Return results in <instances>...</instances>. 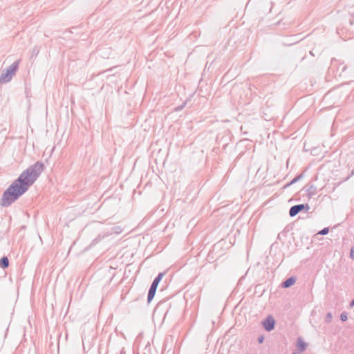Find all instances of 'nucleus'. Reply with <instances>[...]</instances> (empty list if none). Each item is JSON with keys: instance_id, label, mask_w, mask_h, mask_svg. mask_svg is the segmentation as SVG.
I'll use <instances>...</instances> for the list:
<instances>
[{"instance_id": "obj_1", "label": "nucleus", "mask_w": 354, "mask_h": 354, "mask_svg": "<svg viewBox=\"0 0 354 354\" xmlns=\"http://www.w3.org/2000/svg\"><path fill=\"white\" fill-rule=\"evenodd\" d=\"M44 168V164L37 161L25 169L3 193L0 200L1 206H10L26 193L37 180Z\"/></svg>"}, {"instance_id": "obj_2", "label": "nucleus", "mask_w": 354, "mask_h": 354, "mask_svg": "<svg viewBox=\"0 0 354 354\" xmlns=\"http://www.w3.org/2000/svg\"><path fill=\"white\" fill-rule=\"evenodd\" d=\"M20 60L14 62L7 69L3 71L0 75V83L6 84L9 82L15 75L19 68Z\"/></svg>"}, {"instance_id": "obj_3", "label": "nucleus", "mask_w": 354, "mask_h": 354, "mask_svg": "<svg viewBox=\"0 0 354 354\" xmlns=\"http://www.w3.org/2000/svg\"><path fill=\"white\" fill-rule=\"evenodd\" d=\"M164 276V273L160 272L152 281L147 295V302L150 303L154 298L158 286Z\"/></svg>"}, {"instance_id": "obj_4", "label": "nucleus", "mask_w": 354, "mask_h": 354, "mask_svg": "<svg viewBox=\"0 0 354 354\" xmlns=\"http://www.w3.org/2000/svg\"><path fill=\"white\" fill-rule=\"evenodd\" d=\"M309 209L310 207L307 203L295 205L290 208L289 215L290 217H294L299 212L304 210L307 212Z\"/></svg>"}, {"instance_id": "obj_5", "label": "nucleus", "mask_w": 354, "mask_h": 354, "mask_svg": "<svg viewBox=\"0 0 354 354\" xmlns=\"http://www.w3.org/2000/svg\"><path fill=\"white\" fill-rule=\"evenodd\" d=\"M262 324L266 331L270 332L274 328L275 320L270 315L262 322Z\"/></svg>"}, {"instance_id": "obj_6", "label": "nucleus", "mask_w": 354, "mask_h": 354, "mask_svg": "<svg viewBox=\"0 0 354 354\" xmlns=\"http://www.w3.org/2000/svg\"><path fill=\"white\" fill-rule=\"evenodd\" d=\"M335 66H337V71L339 72L338 74L339 76H341L342 73L343 72H344L346 69V65H344L343 63L339 64L338 61L335 58H333L331 60V68L335 67Z\"/></svg>"}, {"instance_id": "obj_7", "label": "nucleus", "mask_w": 354, "mask_h": 354, "mask_svg": "<svg viewBox=\"0 0 354 354\" xmlns=\"http://www.w3.org/2000/svg\"><path fill=\"white\" fill-rule=\"evenodd\" d=\"M297 278L294 276L288 277L281 283V286L284 288H288L291 287L296 282Z\"/></svg>"}, {"instance_id": "obj_8", "label": "nucleus", "mask_w": 354, "mask_h": 354, "mask_svg": "<svg viewBox=\"0 0 354 354\" xmlns=\"http://www.w3.org/2000/svg\"><path fill=\"white\" fill-rule=\"evenodd\" d=\"M122 228L120 226H114L111 228V232L106 233V236H109V235H111L113 234H119L122 233Z\"/></svg>"}, {"instance_id": "obj_9", "label": "nucleus", "mask_w": 354, "mask_h": 354, "mask_svg": "<svg viewBox=\"0 0 354 354\" xmlns=\"http://www.w3.org/2000/svg\"><path fill=\"white\" fill-rule=\"evenodd\" d=\"M297 347L301 352H302L306 350L307 347V344L305 342H304L301 338H298L297 342Z\"/></svg>"}, {"instance_id": "obj_10", "label": "nucleus", "mask_w": 354, "mask_h": 354, "mask_svg": "<svg viewBox=\"0 0 354 354\" xmlns=\"http://www.w3.org/2000/svg\"><path fill=\"white\" fill-rule=\"evenodd\" d=\"M9 266V260L7 257H3L0 259V267L3 269H6Z\"/></svg>"}, {"instance_id": "obj_11", "label": "nucleus", "mask_w": 354, "mask_h": 354, "mask_svg": "<svg viewBox=\"0 0 354 354\" xmlns=\"http://www.w3.org/2000/svg\"><path fill=\"white\" fill-rule=\"evenodd\" d=\"M307 195L309 198L314 196L317 192V188L315 185H311L309 186V187L306 190Z\"/></svg>"}, {"instance_id": "obj_12", "label": "nucleus", "mask_w": 354, "mask_h": 354, "mask_svg": "<svg viewBox=\"0 0 354 354\" xmlns=\"http://www.w3.org/2000/svg\"><path fill=\"white\" fill-rule=\"evenodd\" d=\"M107 236L106 234H99L97 237H95L90 244V246H93L97 244L100 241H101L102 239H103L104 237Z\"/></svg>"}, {"instance_id": "obj_13", "label": "nucleus", "mask_w": 354, "mask_h": 354, "mask_svg": "<svg viewBox=\"0 0 354 354\" xmlns=\"http://www.w3.org/2000/svg\"><path fill=\"white\" fill-rule=\"evenodd\" d=\"M304 174H299L297 175V176H295L292 180V183H296L297 182H298L299 180H300L301 179H302L304 178Z\"/></svg>"}, {"instance_id": "obj_14", "label": "nucleus", "mask_w": 354, "mask_h": 354, "mask_svg": "<svg viewBox=\"0 0 354 354\" xmlns=\"http://www.w3.org/2000/svg\"><path fill=\"white\" fill-rule=\"evenodd\" d=\"M348 319V315L346 312H343L340 315V319L342 322H346Z\"/></svg>"}, {"instance_id": "obj_15", "label": "nucleus", "mask_w": 354, "mask_h": 354, "mask_svg": "<svg viewBox=\"0 0 354 354\" xmlns=\"http://www.w3.org/2000/svg\"><path fill=\"white\" fill-rule=\"evenodd\" d=\"M328 232H329V228L324 227L318 232V234L326 235L328 233Z\"/></svg>"}, {"instance_id": "obj_16", "label": "nucleus", "mask_w": 354, "mask_h": 354, "mask_svg": "<svg viewBox=\"0 0 354 354\" xmlns=\"http://www.w3.org/2000/svg\"><path fill=\"white\" fill-rule=\"evenodd\" d=\"M186 102H183L181 105L177 106L175 108V111H180L181 110H183V109L185 107V106L186 105Z\"/></svg>"}, {"instance_id": "obj_17", "label": "nucleus", "mask_w": 354, "mask_h": 354, "mask_svg": "<svg viewBox=\"0 0 354 354\" xmlns=\"http://www.w3.org/2000/svg\"><path fill=\"white\" fill-rule=\"evenodd\" d=\"M333 316L330 313H328L326 316V322H330L332 320Z\"/></svg>"}, {"instance_id": "obj_18", "label": "nucleus", "mask_w": 354, "mask_h": 354, "mask_svg": "<svg viewBox=\"0 0 354 354\" xmlns=\"http://www.w3.org/2000/svg\"><path fill=\"white\" fill-rule=\"evenodd\" d=\"M257 341L259 344H262L264 341V337L263 335H261L258 337Z\"/></svg>"}, {"instance_id": "obj_19", "label": "nucleus", "mask_w": 354, "mask_h": 354, "mask_svg": "<svg viewBox=\"0 0 354 354\" xmlns=\"http://www.w3.org/2000/svg\"><path fill=\"white\" fill-rule=\"evenodd\" d=\"M351 257L352 259L354 260V250H353V248H352L351 250Z\"/></svg>"}, {"instance_id": "obj_20", "label": "nucleus", "mask_w": 354, "mask_h": 354, "mask_svg": "<svg viewBox=\"0 0 354 354\" xmlns=\"http://www.w3.org/2000/svg\"><path fill=\"white\" fill-rule=\"evenodd\" d=\"M293 184L294 183H292V180H291L290 182H289L288 183H287L286 185H284V188L288 187Z\"/></svg>"}, {"instance_id": "obj_21", "label": "nucleus", "mask_w": 354, "mask_h": 354, "mask_svg": "<svg viewBox=\"0 0 354 354\" xmlns=\"http://www.w3.org/2000/svg\"><path fill=\"white\" fill-rule=\"evenodd\" d=\"M351 307H354V298L352 299V301L350 303Z\"/></svg>"}]
</instances>
